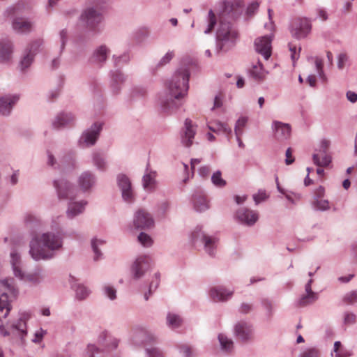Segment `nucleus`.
<instances>
[{
  "instance_id": "nucleus-1",
  "label": "nucleus",
  "mask_w": 357,
  "mask_h": 357,
  "mask_svg": "<svg viewBox=\"0 0 357 357\" xmlns=\"http://www.w3.org/2000/svg\"><path fill=\"white\" fill-rule=\"evenodd\" d=\"M189 77L187 69H179L167 84L169 96L161 100L165 112H172L181 105V100L186 96L188 91Z\"/></svg>"
},
{
  "instance_id": "nucleus-2",
  "label": "nucleus",
  "mask_w": 357,
  "mask_h": 357,
  "mask_svg": "<svg viewBox=\"0 0 357 357\" xmlns=\"http://www.w3.org/2000/svg\"><path fill=\"white\" fill-rule=\"evenodd\" d=\"M59 236L46 232L35 236L30 242V254L36 260L47 259L53 257V252L61 248Z\"/></svg>"
},
{
  "instance_id": "nucleus-3",
  "label": "nucleus",
  "mask_w": 357,
  "mask_h": 357,
  "mask_svg": "<svg viewBox=\"0 0 357 357\" xmlns=\"http://www.w3.org/2000/svg\"><path fill=\"white\" fill-rule=\"evenodd\" d=\"M17 291L15 288L13 279L0 281V321L8 315L11 305L10 303L17 296Z\"/></svg>"
},
{
  "instance_id": "nucleus-4",
  "label": "nucleus",
  "mask_w": 357,
  "mask_h": 357,
  "mask_svg": "<svg viewBox=\"0 0 357 357\" xmlns=\"http://www.w3.org/2000/svg\"><path fill=\"white\" fill-rule=\"evenodd\" d=\"M265 26L272 33L257 38L255 41V46L257 52L261 54L265 60H268L272 53L271 41L273 38L275 26V24H266Z\"/></svg>"
},
{
  "instance_id": "nucleus-5",
  "label": "nucleus",
  "mask_w": 357,
  "mask_h": 357,
  "mask_svg": "<svg viewBox=\"0 0 357 357\" xmlns=\"http://www.w3.org/2000/svg\"><path fill=\"white\" fill-rule=\"evenodd\" d=\"M134 226L137 229H144L153 225L152 216L145 210L139 209L136 211L133 220Z\"/></svg>"
},
{
  "instance_id": "nucleus-6",
  "label": "nucleus",
  "mask_w": 357,
  "mask_h": 357,
  "mask_svg": "<svg viewBox=\"0 0 357 357\" xmlns=\"http://www.w3.org/2000/svg\"><path fill=\"white\" fill-rule=\"evenodd\" d=\"M243 9V0H225V15L236 20L242 15Z\"/></svg>"
},
{
  "instance_id": "nucleus-7",
  "label": "nucleus",
  "mask_w": 357,
  "mask_h": 357,
  "mask_svg": "<svg viewBox=\"0 0 357 357\" xmlns=\"http://www.w3.org/2000/svg\"><path fill=\"white\" fill-rule=\"evenodd\" d=\"M193 236L200 238L202 243L204 244L206 252L213 256L217 248L218 239L213 236H209L203 232L199 231V234L197 232L193 233Z\"/></svg>"
},
{
  "instance_id": "nucleus-8",
  "label": "nucleus",
  "mask_w": 357,
  "mask_h": 357,
  "mask_svg": "<svg viewBox=\"0 0 357 357\" xmlns=\"http://www.w3.org/2000/svg\"><path fill=\"white\" fill-rule=\"evenodd\" d=\"M150 266L151 259L149 257L141 256L138 257L132 267L135 278H141L150 268Z\"/></svg>"
},
{
  "instance_id": "nucleus-9",
  "label": "nucleus",
  "mask_w": 357,
  "mask_h": 357,
  "mask_svg": "<svg viewBox=\"0 0 357 357\" xmlns=\"http://www.w3.org/2000/svg\"><path fill=\"white\" fill-rule=\"evenodd\" d=\"M54 186L60 199H73L75 198L74 189L67 181H54Z\"/></svg>"
},
{
  "instance_id": "nucleus-10",
  "label": "nucleus",
  "mask_w": 357,
  "mask_h": 357,
  "mask_svg": "<svg viewBox=\"0 0 357 357\" xmlns=\"http://www.w3.org/2000/svg\"><path fill=\"white\" fill-rule=\"evenodd\" d=\"M235 334L238 340L243 342L250 340L253 338L252 326L245 322H239L235 326Z\"/></svg>"
},
{
  "instance_id": "nucleus-11",
  "label": "nucleus",
  "mask_w": 357,
  "mask_h": 357,
  "mask_svg": "<svg viewBox=\"0 0 357 357\" xmlns=\"http://www.w3.org/2000/svg\"><path fill=\"white\" fill-rule=\"evenodd\" d=\"M101 129V124L97 123H94L91 130H87L83 133L80 139L81 143L85 144L86 146L93 145L99 136Z\"/></svg>"
},
{
  "instance_id": "nucleus-12",
  "label": "nucleus",
  "mask_w": 357,
  "mask_h": 357,
  "mask_svg": "<svg viewBox=\"0 0 357 357\" xmlns=\"http://www.w3.org/2000/svg\"><path fill=\"white\" fill-rule=\"evenodd\" d=\"M118 184L121 189L123 198L126 201L131 202L133 199V193L129 178L125 175H119L118 176Z\"/></svg>"
},
{
  "instance_id": "nucleus-13",
  "label": "nucleus",
  "mask_w": 357,
  "mask_h": 357,
  "mask_svg": "<svg viewBox=\"0 0 357 357\" xmlns=\"http://www.w3.org/2000/svg\"><path fill=\"white\" fill-rule=\"evenodd\" d=\"M273 124L275 137L278 140L287 139L290 137L291 127L289 124L280 121H274Z\"/></svg>"
},
{
  "instance_id": "nucleus-14",
  "label": "nucleus",
  "mask_w": 357,
  "mask_h": 357,
  "mask_svg": "<svg viewBox=\"0 0 357 357\" xmlns=\"http://www.w3.org/2000/svg\"><path fill=\"white\" fill-rule=\"evenodd\" d=\"M236 216L241 222L248 225L255 224L258 220V215L256 212L244 208L237 211Z\"/></svg>"
},
{
  "instance_id": "nucleus-15",
  "label": "nucleus",
  "mask_w": 357,
  "mask_h": 357,
  "mask_svg": "<svg viewBox=\"0 0 357 357\" xmlns=\"http://www.w3.org/2000/svg\"><path fill=\"white\" fill-rule=\"evenodd\" d=\"M13 45L8 39L0 40V60L3 62L10 61L12 59Z\"/></svg>"
},
{
  "instance_id": "nucleus-16",
  "label": "nucleus",
  "mask_w": 357,
  "mask_h": 357,
  "mask_svg": "<svg viewBox=\"0 0 357 357\" xmlns=\"http://www.w3.org/2000/svg\"><path fill=\"white\" fill-rule=\"evenodd\" d=\"M312 280H310L305 285V294L303 295L298 301L301 307H304L314 303L317 299V294L312 291L311 284Z\"/></svg>"
},
{
  "instance_id": "nucleus-17",
  "label": "nucleus",
  "mask_w": 357,
  "mask_h": 357,
  "mask_svg": "<svg viewBox=\"0 0 357 357\" xmlns=\"http://www.w3.org/2000/svg\"><path fill=\"white\" fill-rule=\"evenodd\" d=\"M19 100L17 96H7L0 98V113L3 115L10 114L13 105Z\"/></svg>"
},
{
  "instance_id": "nucleus-18",
  "label": "nucleus",
  "mask_w": 357,
  "mask_h": 357,
  "mask_svg": "<svg viewBox=\"0 0 357 357\" xmlns=\"http://www.w3.org/2000/svg\"><path fill=\"white\" fill-rule=\"evenodd\" d=\"M311 29L310 24H292L291 33L294 37L301 39L306 37Z\"/></svg>"
},
{
  "instance_id": "nucleus-19",
  "label": "nucleus",
  "mask_w": 357,
  "mask_h": 357,
  "mask_svg": "<svg viewBox=\"0 0 357 357\" xmlns=\"http://www.w3.org/2000/svg\"><path fill=\"white\" fill-rule=\"evenodd\" d=\"M195 135V130L194 129L193 125L192 124V121L190 119H186L185 121V131L184 136L183 137V143L185 146H190L192 144V139L194 138Z\"/></svg>"
},
{
  "instance_id": "nucleus-20",
  "label": "nucleus",
  "mask_w": 357,
  "mask_h": 357,
  "mask_svg": "<svg viewBox=\"0 0 357 357\" xmlns=\"http://www.w3.org/2000/svg\"><path fill=\"white\" fill-rule=\"evenodd\" d=\"M194 207L197 211H204L208 208V201L203 192H197L193 195Z\"/></svg>"
},
{
  "instance_id": "nucleus-21",
  "label": "nucleus",
  "mask_w": 357,
  "mask_h": 357,
  "mask_svg": "<svg viewBox=\"0 0 357 357\" xmlns=\"http://www.w3.org/2000/svg\"><path fill=\"white\" fill-rule=\"evenodd\" d=\"M313 162L319 167H326L331 162V156L326 151L316 150V153L313 154Z\"/></svg>"
},
{
  "instance_id": "nucleus-22",
  "label": "nucleus",
  "mask_w": 357,
  "mask_h": 357,
  "mask_svg": "<svg viewBox=\"0 0 357 357\" xmlns=\"http://www.w3.org/2000/svg\"><path fill=\"white\" fill-rule=\"evenodd\" d=\"M11 264L13 268L15 276L19 277L21 279L24 278V275L20 267V256L16 251H13L10 253Z\"/></svg>"
},
{
  "instance_id": "nucleus-23",
  "label": "nucleus",
  "mask_w": 357,
  "mask_h": 357,
  "mask_svg": "<svg viewBox=\"0 0 357 357\" xmlns=\"http://www.w3.org/2000/svg\"><path fill=\"white\" fill-rule=\"evenodd\" d=\"M40 44L37 43L36 44H33L31 47V50H29V52L26 54V56H24L21 62H20V66L22 70H24L25 68H28L32 63L33 60V52L36 50V47H38Z\"/></svg>"
},
{
  "instance_id": "nucleus-24",
  "label": "nucleus",
  "mask_w": 357,
  "mask_h": 357,
  "mask_svg": "<svg viewBox=\"0 0 357 357\" xmlns=\"http://www.w3.org/2000/svg\"><path fill=\"white\" fill-rule=\"evenodd\" d=\"M266 73L260 61H258L256 65H254L250 70L251 76L259 81L263 80L266 77Z\"/></svg>"
},
{
  "instance_id": "nucleus-25",
  "label": "nucleus",
  "mask_w": 357,
  "mask_h": 357,
  "mask_svg": "<svg viewBox=\"0 0 357 357\" xmlns=\"http://www.w3.org/2000/svg\"><path fill=\"white\" fill-rule=\"evenodd\" d=\"M74 121L73 116L70 114H61L56 117L53 123L55 128H59L61 126L68 125Z\"/></svg>"
},
{
  "instance_id": "nucleus-26",
  "label": "nucleus",
  "mask_w": 357,
  "mask_h": 357,
  "mask_svg": "<svg viewBox=\"0 0 357 357\" xmlns=\"http://www.w3.org/2000/svg\"><path fill=\"white\" fill-rule=\"evenodd\" d=\"M99 342L104 344L109 349H114L118 345V341L107 335L106 331L102 333L99 338Z\"/></svg>"
},
{
  "instance_id": "nucleus-27",
  "label": "nucleus",
  "mask_w": 357,
  "mask_h": 357,
  "mask_svg": "<svg viewBox=\"0 0 357 357\" xmlns=\"http://www.w3.org/2000/svg\"><path fill=\"white\" fill-rule=\"evenodd\" d=\"M93 183V177L89 172H85L82 174L79 179V185L84 190H88L91 186H92Z\"/></svg>"
},
{
  "instance_id": "nucleus-28",
  "label": "nucleus",
  "mask_w": 357,
  "mask_h": 357,
  "mask_svg": "<svg viewBox=\"0 0 357 357\" xmlns=\"http://www.w3.org/2000/svg\"><path fill=\"white\" fill-rule=\"evenodd\" d=\"M143 186L146 190L151 191L155 187V173L146 174L143 177Z\"/></svg>"
},
{
  "instance_id": "nucleus-29",
  "label": "nucleus",
  "mask_w": 357,
  "mask_h": 357,
  "mask_svg": "<svg viewBox=\"0 0 357 357\" xmlns=\"http://www.w3.org/2000/svg\"><path fill=\"white\" fill-rule=\"evenodd\" d=\"M100 13L93 8H88L85 10L82 15L81 19L83 21H93L99 19Z\"/></svg>"
},
{
  "instance_id": "nucleus-30",
  "label": "nucleus",
  "mask_w": 357,
  "mask_h": 357,
  "mask_svg": "<svg viewBox=\"0 0 357 357\" xmlns=\"http://www.w3.org/2000/svg\"><path fill=\"white\" fill-rule=\"evenodd\" d=\"M84 210L83 205L79 203H72L69 205L67 215L72 218L82 213Z\"/></svg>"
},
{
  "instance_id": "nucleus-31",
  "label": "nucleus",
  "mask_w": 357,
  "mask_h": 357,
  "mask_svg": "<svg viewBox=\"0 0 357 357\" xmlns=\"http://www.w3.org/2000/svg\"><path fill=\"white\" fill-rule=\"evenodd\" d=\"M108 50L105 45L100 46L94 53L93 57L95 61L97 62H103L107 59V54Z\"/></svg>"
},
{
  "instance_id": "nucleus-32",
  "label": "nucleus",
  "mask_w": 357,
  "mask_h": 357,
  "mask_svg": "<svg viewBox=\"0 0 357 357\" xmlns=\"http://www.w3.org/2000/svg\"><path fill=\"white\" fill-rule=\"evenodd\" d=\"M259 7V3L256 1H252L250 3H249L245 13L246 20L252 18L257 12Z\"/></svg>"
},
{
  "instance_id": "nucleus-33",
  "label": "nucleus",
  "mask_w": 357,
  "mask_h": 357,
  "mask_svg": "<svg viewBox=\"0 0 357 357\" xmlns=\"http://www.w3.org/2000/svg\"><path fill=\"white\" fill-rule=\"evenodd\" d=\"M167 324L172 328H178L182 323L181 318L175 314L169 313L167 317Z\"/></svg>"
},
{
  "instance_id": "nucleus-34",
  "label": "nucleus",
  "mask_w": 357,
  "mask_h": 357,
  "mask_svg": "<svg viewBox=\"0 0 357 357\" xmlns=\"http://www.w3.org/2000/svg\"><path fill=\"white\" fill-rule=\"evenodd\" d=\"M342 301L346 305H353L357 303V291L352 290L345 294Z\"/></svg>"
},
{
  "instance_id": "nucleus-35",
  "label": "nucleus",
  "mask_w": 357,
  "mask_h": 357,
  "mask_svg": "<svg viewBox=\"0 0 357 357\" xmlns=\"http://www.w3.org/2000/svg\"><path fill=\"white\" fill-rule=\"evenodd\" d=\"M210 297L215 302L222 301L223 300V291L222 288L220 287L211 288Z\"/></svg>"
},
{
  "instance_id": "nucleus-36",
  "label": "nucleus",
  "mask_w": 357,
  "mask_h": 357,
  "mask_svg": "<svg viewBox=\"0 0 357 357\" xmlns=\"http://www.w3.org/2000/svg\"><path fill=\"white\" fill-rule=\"evenodd\" d=\"M247 122L248 118L245 116L241 117L238 119L235 126V134L236 137L241 136Z\"/></svg>"
},
{
  "instance_id": "nucleus-37",
  "label": "nucleus",
  "mask_w": 357,
  "mask_h": 357,
  "mask_svg": "<svg viewBox=\"0 0 357 357\" xmlns=\"http://www.w3.org/2000/svg\"><path fill=\"white\" fill-rule=\"evenodd\" d=\"M237 38L238 32L234 29H229L227 33H225V46L226 45V43L229 41L231 43L229 46L234 45Z\"/></svg>"
},
{
  "instance_id": "nucleus-38",
  "label": "nucleus",
  "mask_w": 357,
  "mask_h": 357,
  "mask_svg": "<svg viewBox=\"0 0 357 357\" xmlns=\"http://www.w3.org/2000/svg\"><path fill=\"white\" fill-rule=\"evenodd\" d=\"M13 29L18 33H26L31 30V24H13Z\"/></svg>"
},
{
  "instance_id": "nucleus-39",
  "label": "nucleus",
  "mask_w": 357,
  "mask_h": 357,
  "mask_svg": "<svg viewBox=\"0 0 357 357\" xmlns=\"http://www.w3.org/2000/svg\"><path fill=\"white\" fill-rule=\"evenodd\" d=\"M75 291L76 297L79 300L86 298L89 294V291L87 289V288L81 284L77 285Z\"/></svg>"
},
{
  "instance_id": "nucleus-40",
  "label": "nucleus",
  "mask_w": 357,
  "mask_h": 357,
  "mask_svg": "<svg viewBox=\"0 0 357 357\" xmlns=\"http://www.w3.org/2000/svg\"><path fill=\"white\" fill-rule=\"evenodd\" d=\"M289 50L291 52V58L294 63L299 58L301 47H299L297 52V47L292 43H289Z\"/></svg>"
},
{
  "instance_id": "nucleus-41",
  "label": "nucleus",
  "mask_w": 357,
  "mask_h": 357,
  "mask_svg": "<svg viewBox=\"0 0 357 357\" xmlns=\"http://www.w3.org/2000/svg\"><path fill=\"white\" fill-rule=\"evenodd\" d=\"M12 327L18 331L21 335H26V324L24 319H20L16 324H13Z\"/></svg>"
},
{
  "instance_id": "nucleus-42",
  "label": "nucleus",
  "mask_w": 357,
  "mask_h": 357,
  "mask_svg": "<svg viewBox=\"0 0 357 357\" xmlns=\"http://www.w3.org/2000/svg\"><path fill=\"white\" fill-rule=\"evenodd\" d=\"M223 105V95L222 93H219L216 95L213 100V105L211 107L212 111L221 109Z\"/></svg>"
},
{
  "instance_id": "nucleus-43",
  "label": "nucleus",
  "mask_w": 357,
  "mask_h": 357,
  "mask_svg": "<svg viewBox=\"0 0 357 357\" xmlns=\"http://www.w3.org/2000/svg\"><path fill=\"white\" fill-rule=\"evenodd\" d=\"M138 240L145 247L151 246L153 243L151 237L144 232L140 233L138 236Z\"/></svg>"
},
{
  "instance_id": "nucleus-44",
  "label": "nucleus",
  "mask_w": 357,
  "mask_h": 357,
  "mask_svg": "<svg viewBox=\"0 0 357 357\" xmlns=\"http://www.w3.org/2000/svg\"><path fill=\"white\" fill-rule=\"evenodd\" d=\"M93 162L94 165L99 169H104L105 168V162L102 157V155L100 153H94L93 155Z\"/></svg>"
},
{
  "instance_id": "nucleus-45",
  "label": "nucleus",
  "mask_w": 357,
  "mask_h": 357,
  "mask_svg": "<svg viewBox=\"0 0 357 357\" xmlns=\"http://www.w3.org/2000/svg\"><path fill=\"white\" fill-rule=\"evenodd\" d=\"M212 183L218 187H221L223 185V180L222 178V172L217 171L211 176Z\"/></svg>"
},
{
  "instance_id": "nucleus-46",
  "label": "nucleus",
  "mask_w": 357,
  "mask_h": 357,
  "mask_svg": "<svg viewBox=\"0 0 357 357\" xmlns=\"http://www.w3.org/2000/svg\"><path fill=\"white\" fill-rule=\"evenodd\" d=\"M301 357H319V351L315 348H310L303 351Z\"/></svg>"
},
{
  "instance_id": "nucleus-47",
  "label": "nucleus",
  "mask_w": 357,
  "mask_h": 357,
  "mask_svg": "<svg viewBox=\"0 0 357 357\" xmlns=\"http://www.w3.org/2000/svg\"><path fill=\"white\" fill-rule=\"evenodd\" d=\"M208 128L212 132L218 134L223 130V126L221 123L209 122Z\"/></svg>"
},
{
  "instance_id": "nucleus-48",
  "label": "nucleus",
  "mask_w": 357,
  "mask_h": 357,
  "mask_svg": "<svg viewBox=\"0 0 357 357\" xmlns=\"http://www.w3.org/2000/svg\"><path fill=\"white\" fill-rule=\"evenodd\" d=\"M103 243H104V242L102 241H98L96 239L92 241L91 244H92V248H93V252L95 254V257H94L95 260H98L99 257L100 256V253L99 252L98 246V245H102Z\"/></svg>"
},
{
  "instance_id": "nucleus-49",
  "label": "nucleus",
  "mask_w": 357,
  "mask_h": 357,
  "mask_svg": "<svg viewBox=\"0 0 357 357\" xmlns=\"http://www.w3.org/2000/svg\"><path fill=\"white\" fill-rule=\"evenodd\" d=\"M316 206L320 210H328L330 208L329 202L328 200L322 199V198L317 199Z\"/></svg>"
},
{
  "instance_id": "nucleus-50",
  "label": "nucleus",
  "mask_w": 357,
  "mask_h": 357,
  "mask_svg": "<svg viewBox=\"0 0 357 357\" xmlns=\"http://www.w3.org/2000/svg\"><path fill=\"white\" fill-rule=\"evenodd\" d=\"M267 198L266 193L264 190H259L257 194L253 195V199L256 204H259L262 201H264Z\"/></svg>"
},
{
  "instance_id": "nucleus-51",
  "label": "nucleus",
  "mask_w": 357,
  "mask_h": 357,
  "mask_svg": "<svg viewBox=\"0 0 357 357\" xmlns=\"http://www.w3.org/2000/svg\"><path fill=\"white\" fill-rule=\"evenodd\" d=\"M104 291L105 294L111 300H114L116 298V289L113 287L109 285L105 286L104 288Z\"/></svg>"
},
{
  "instance_id": "nucleus-52",
  "label": "nucleus",
  "mask_w": 357,
  "mask_h": 357,
  "mask_svg": "<svg viewBox=\"0 0 357 357\" xmlns=\"http://www.w3.org/2000/svg\"><path fill=\"white\" fill-rule=\"evenodd\" d=\"M149 357H164L162 352L155 347L146 348Z\"/></svg>"
},
{
  "instance_id": "nucleus-53",
  "label": "nucleus",
  "mask_w": 357,
  "mask_h": 357,
  "mask_svg": "<svg viewBox=\"0 0 357 357\" xmlns=\"http://www.w3.org/2000/svg\"><path fill=\"white\" fill-rule=\"evenodd\" d=\"M356 321V316L354 313L347 312L344 315V322L345 324H353Z\"/></svg>"
},
{
  "instance_id": "nucleus-54",
  "label": "nucleus",
  "mask_w": 357,
  "mask_h": 357,
  "mask_svg": "<svg viewBox=\"0 0 357 357\" xmlns=\"http://www.w3.org/2000/svg\"><path fill=\"white\" fill-rule=\"evenodd\" d=\"M94 353L99 354V349L93 344H89L86 349V356L95 357Z\"/></svg>"
},
{
  "instance_id": "nucleus-55",
  "label": "nucleus",
  "mask_w": 357,
  "mask_h": 357,
  "mask_svg": "<svg viewBox=\"0 0 357 357\" xmlns=\"http://www.w3.org/2000/svg\"><path fill=\"white\" fill-rule=\"evenodd\" d=\"M159 282H160V275L155 274L154 280H153L151 282L150 285H149V294H151L152 293L153 290H155L158 287V286L159 284Z\"/></svg>"
},
{
  "instance_id": "nucleus-56",
  "label": "nucleus",
  "mask_w": 357,
  "mask_h": 357,
  "mask_svg": "<svg viewBox=\"0 0 357 357\" xmlns=\"http://www.w3.org/2000/svg\"><path fill=\"white\" fill-rule=\"evenodd\" d=\"M174 56V54L173 52H168L160 60L159 65L162 66L167 63H168L172 58Z\"/></svg>"
},
{
  "instance_id": "nucleus-57",
  "label": "nucleus",
  "mask_w": 357,
  "mask_h": 357,
  "mask_svg": "<svg viewBox=\"0 0 357 357\" xmlns=\"http://www.w3.org/2000/svg\"><path fill=\"white\" fill-rule=\"evenodd\" d=\"M252 305L248 303H243L239 308V312L243 314H248L252 310Z\"/></svg>"
},
{
  "instance_id": "nucleus-58",
  "label": "nucleus",
  "mask_w": 357,
  "mask_h": 357,
  "mask_svg": "<svg viewBox=\"0 0 357 357\" xmlns=\"http://www.w3.org/2000/svg\"><path fill=\"white\" fill-rule=\"evenodd\" d=\"M315 65H316V68H317V72H318L319 76L322 77L324 76V72H323L324 63H323L322 59L317 57L315 59Z\"/></svg>"
},
{
  "instance_id": "nucleus-59",
  "label": "nucleus",
  "mask_w": 357,
  "mask_h": 357,
  "mask_svg": "<svg viewBox=\"0 0 357 357\" xmlns=\"http://www.w3.org/2000/svg\"><path fill=\"white\" fill-rule=\"evenodd\" d=\"M347 56L344 53H341L338 56V62L337 66L340 69H342L344 68L345 63L347 61Z\"/></svg>"
},
{
  "instance_id": "nucleus-60",
  "label": "nucleus",
  "mask_w": 357,
  "mask_h": 357,
  "mask_svg": "<svg viewBox=\"0 0 357 357\" xmlns=\"http://www.w3.org/2000/svg\"><path fill=\"white\" fill-rule=\"evenodd\" d=\"M211 172V169L208 166H202L199 169V174L202 178L208 177Z\"/></svg>"
},
{
  "instance_id": "nucleus-61",
  "label": "nucleus",
  "mask_w": 357,
  "mask_h": 357,
  "mask_svg": "<svg viewBox=\"0 0 357 357\" xmlns=\"http://www.w3.org/2000/svg\"><path fill=\"white\" fill-rule=\"evenodd\" d=\"M286 160L285 162L287 165H291L294 162V158L292 156V150L291 148H288L286 151Z\"/></svg>"
},
{
  "instance_id": "nucleus-62",
  "label": "nucleus",
  "mask_w": 357,
  "mask_h": 357,
  "mask_svg": "<svg viewBox=\"0 0 357 357\" xmlns=\"http://www.w3.org/2000/svg\"><path fill=\"white\" fill-rule=\"evenodd\" d=\"M45 333L42 329L36 331L35 333V338L33 340V341L35 342H40L42 340Z\"/></svg>"
},
{
  "instance_id": "nucleus-63",
  "label": "nucleus",
  "mask_w": 357,
  "mask_h": 357,
  "mask_svg": "<svg viewBox=\"0 0 357 357\" xmlns=\"http://www.w3.org/2000/svg\"><path fill=\"white\" fill-rule=\"evenodd\" d=\"M329 146H330V142L328 140L324 139L321 142L320 148L318 151H323L327 152Z\"/></svg>"
},
{
  "instance_id": "nucleus-64",
  "label": "nucleus",
  "mask_w": 357,
  "mask_h": 357,
  "mask_svg": "<svg viewBox=\"0 0 357 357\" xmlns=\"http://www.w3.org/2000/svg\"><path fill=\"white\" fill-rule=\"evenodd\" d=\"M347 97L349 101L351 102H355L357 101V94L352 91H348L347 93Z\"/></svg>"
}]
</instances>
